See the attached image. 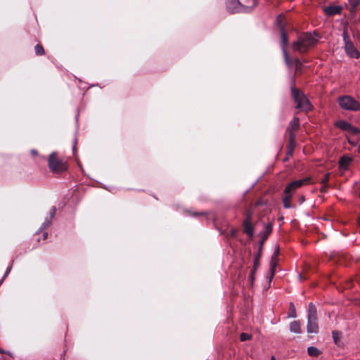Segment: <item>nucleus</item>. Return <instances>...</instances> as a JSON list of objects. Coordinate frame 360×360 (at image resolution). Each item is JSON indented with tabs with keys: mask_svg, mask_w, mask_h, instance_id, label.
<instances>
[{
	"mask_svg": "<svg viewBox=\"0 0 360 360\" xmlns=\"http://www.w3.org/2000/svg\"><path fill=\"white\" fill-rule=\"evenodd\" d=\"M318 42L315 34L304 33L292 44V49L301 53L307 52Z\"/></svg>",
	"mask_w": 360,
	"mask_h": 360,
	"instance_id": "1",
	"label": "nucleus"
},
{
	"mask_svg": "<svg viewBox=\"0 0 360 360\" xmlns=\"http://www.w3.org/2000/svg\"><path fill=\"white\" fill-rule=\"evenodd\" d=\"M292 96L296 103V108L303 111H309L311 105L305 95L295 88L291 89Z\"/></svg>",
	"mask_w": 360,
	"mask_h": 360,
	"instance_id": "2",
	"label": "nucleus"
},
{
	"mask_svg": "<svg viewBox=\"0 0 360 360\" xmlns=\"http://www.w3.org/2000/svg\"><path fill=\"white\" fill-rule=\"evenodd\" d=\"M318 330L316 309L312 303H310L308 309L307 330L309 333H316Z\"/></svg>",
	"mask_w": 360,
	"mask_h": 360,
	"instance_id": "3",
	"label": "nucleus"
},
{
	"mask_svg": "<svg viewBox=\"0 0 360 360\" xmlns=\"http://www.w3.org/2000/svg\"><path fill=\"white\" fill-rule=\"evenodd\" d=\"M338 103L341 108L349 111L360 110V103L350 96H342L338 98Z\"/></svg>",
	"mask_w": 360,
	"mask_h": 360,
	"instance_id": "4",
	"label": "nucleus"
},
{
	"mask_svg": "<svg viewBox=\"0 0 360 360\" xmlns=\"http://www.w3.org/2000/svg\"><path fill=\"white\" fill-rule=\"evenodd\" d=\"M49 167L56 173H60L67 169L66 163L57 158L56 153H52L49 158Z\"/></svg>",
	"mask_w": 360,
	"mask_h": 360,
	"instance_id": "5",
	"label": "nucleus"
},
{
	"mask_svg": "<svg viewBox=\"0 0 360 360\" xmlns=\"http://www.w3.org/2000/svg\"><path fill=\"white\" fill-rule=\"evenodd\" d=\"M282 19H283V16L281 15H279L277 18V22L281 26V47H282L283 56H284V58H285V60L287 65H290V60H289L288 54V52L286 50V47L288 44V39L287 34L285 31L284 27L281 25Z\"/></svg>",
	"mask_w": 360,
	"mask_h": 360,
	"instance_id": "6",
	"label": "nucleus"
},
{
	"mask_svg": "<svg viewBox=\"0 0 360 360\" xmlns=\"http://www.w3.org/2000/svg\"><path fill=\"white\" fill-rule=\"evenodd\" d=\"M343 40L345 43V49L348 56L353 58H359V52L355 48L353 43L349 40V36L346 31L342 34Z\"/></svg>",
	"mask_w": 360,
	"mask_h": 360,
	"instance_id": "7",
	"label": "nucleus"
},
{
	"mask_svg": "<svg viewBox=\"0 0 360 360\" xmlns=\"http://www.w3.org/2000/svg\"><path fill=\"white\" fill-rule=\"evenodd\" d=\"M310 181V177H307L302 179L294 181L289 184L284 190V193H292L297 188H300L303 185L307 184Z\"/></svg>",
	"mask_w": 360,
	"mask_h": 360,
	"instance_id": "8",
	"label": "nucleus"
},
{
	"mask_svg": "<svg viewBox=\"0 0 360 360\" xmlns=\"http://www.w3.org/2000/svg\"><path fill=\"white\" fill-rule=\"evenodd\" d=\"M251 216L252 214L250 212H248L243 221L244 232L250 238H252L254 235V231L252 226Z\"/></svg>",
	"mask_w": 360,
	"mask_h": 360,
	"instance_id": "9",
	"label": "nucleus"
},
{
	"mask_svg": "<svg viewBox=\"0 0 360 360\" xmlns=\"http://www.w3.org/2000/svg\"><path fill=\"white\" fill-rule=\"evenodd\" d=\"M238 5L240 6V11H247L248 9H251L255 6L257 4L256 0H236Z\"/></svg>",
	"mask_w": 360,
	"mask_h": 360,
	"instance_id": "10",
	"label": "nucleus"
},
{
	"mask_svg": "<svg viewBox=\"0 0 360 360\" xmlns=\"http://www.w3.org/2000/svg\"><path fill=\"white\" fill-rule=\"evenodd\" d=\"M236 0H226V8L232 13L241 12L240 6L238 5Z\"/></svg>",
	"mask_w": 360,
	"mask_h": 360,
	"instance_id": "11",
	"label": "nucleus"
},
{
	"mask_svg": "<svg viewBox=\"0 0 360 360\" xmlns=\"http://www.w3.org/2000/svg\"><path fill=\"white\" fill-rule=\"evenodd\" d=\"M299 127H300V120H299V118L295 117L290 122L289 126H288L287 130L289 132V134H295V132L297 131Z\"/></svg>",
	"mask_w": 360,
	"mask_h": 360,
	"instance_id": "12",
	"label": "nucleus"
},
{
	"mask_svg": "<svg viewBox=\"0 0 360 360\" xmlns=\"http://www.w3.org/2000/svg\"><path fill=\"white\" fill-rule=\"evenodd\" d=\"M342 9L340 6H329L324 8V12L328 15H334L340 13Z\"/></svg>",
	"mask_w": 360,
	"mask_h": 360,
	"instance_id": "13",
	"label": "nucleus"
},
{
	"mask_svg": "<svg viewBox=\"0 0 360 360\" xmlns=\"http://www.w3.org/2000/svg\"><path fill=\"white\" fill-rule=\"evenodd\" d=\"M278 253H279V248L276 247L275 250H274V254L272 255L271 261V263H270V267H271V276H272L274 274L275 268H276V266L277 262H278Z\"/></svg>",
	"mask_w": 360,
	"mask_h": 360,
	"instance_id": "14",
	"label": "nucleus"
},
{
	"mask_svg": "<svg viewBox=\"0 0 360 360\" xmlns=\"http://www.w3.org/2000/svg\"><path fill=\"white\" fill-rule=\"evenodd\" d=\"M352 162V158L347 156H342L339 161V167L341 169L347 170Z\"/></svg>",
	"mask_w": 360,
	"mask_h": 360,
	"instance_id": "15",
	"label": "nucleus"
},
{
	"mask_svg": "<svg viewBox=\"0 0 360 360\" xmlns=\"http://www.w3.org/2000/svg\"><path fill=\"white\" fill-rule=\"evenodd\" d=\"M56 213V208L55 207H52L50 210V219H46L45 220V221L43 223L41 229H46L51 225L52 219L55 217Z\"/></svg>",
	"mask_w": 360,
	"mask_h": 360,
	"instance_id": "16",
	"label": "nucleus"
},
{
	"mask_svg": "<svg viewBox=\"0 0 360 360\" xmlns=\"http://www.w3.org/2000/svg\"><path fill=\"white\" fill-rule=\"evenodd\" d=\"M335 125L339 129L348 132V130L351 127V124L345 120H338L335 122Z\"/></svg>",
	"mask_w": 360,
	"mask_h": 360,
	"instance_id": "17",
	"label": "nucleus"
},
{
	"mask_svg": "<svg viewBox=\"0 0 360 360\" xmlns=\"http://www.w3.org/2000/svg\"><path fill=\"white\" fill-rule=\"evenodd\" d=\"M290 330L294 333H300L301 329L300 322L297 321L291 322L290 324Z\"/></svg>",
	"mask_w": 360,
	"mask_h": 360,
	"instance_id": "18",
	"label": "nucleus"
},
{
	"mask_svg": "<svg viewBox=\"0 0 360 360\" xmlns=\"http://www.w3.org/2000/svg\"><path fill=\"white\" fill-rule=\"evenodd\" d=\"M285 197L283 199V203L285 208H290L291 207L292 193H285Z\"/></svg>",
	"mask_w": 360,
	"mask_h": 360,
	"instance_id": "19",
	"label": "nucleus"
},
{
	"mask_svg": "<svg viewBox=\"0 0 360 360\" xmlns=\"http://www.w3.org/2000/svg\"><path fill=\"white\" fill-rule=\"evenodd\" d=\"M332 335L334 342L337 345H340L342 340V333L340 331H333Z\"/></svg>",
	"mask_w": 360,
	"mask_h": 360,
	"instance_id": "20",
	"label": "nucleus"
},
{
	"mask_svg": "<svg viewBox=\"0 0 360 360\" xmlns=\"http://www.w3.org/2000/svg\"><path fill=\"white\" fill-rule=\"evenodd\" d=\"M262 256V249L259 248L257 253L254 257L253 265L255 266V269H258L259 266V260Z\"/></svg>",
	"mask_w": 360,
	"mask_h": 360,
	"instance_id": "21",
	"label": "nucleus"
},
{
	"mask_svg": "<svg viewBox=\"0 0 360 360\" xmlns=\"http://www.w3.org/2000/svg\"><path fill=\"white\" fill-rule=\"evenodd\" d=\"M295 139H296L295 134H289V148L290 150V153L292 152V150H294V148L295 147V145H296Z\"/></svg>",
	"mask_w": 360,
	"mask_h": 360,
	"instance_id": "22",
	"label": "nucleus"
},
{
	"mask_svg": "<svg viewBox=\"0 0 360 360\" xmlns=\"http://www.w3.org/2000/svg\"><path fill=\"white\" fill-rule=\"evenodd\" d=\"M308 354L311 356H318L321 352L315 347H309L307 349Z\"/></svg>",
	"mask_w": 360,
	"mask_h": 360,
	"instance_id": "23",
	"label": "nucleus"
},
{
	"mask_svg": "<svg viewBox=\"0 0 360 360\" xmlns=\"http://www.w3.org/2000/svg\"><path fill=\"white\" fill-rule=\"evenodd\" d=\"M297 316L295 305L292 302L290 303V311L288 318H295Z\"/></svg>",
	"mask_w": 360,
	"mask_h": 360,
	"instance_id": "24",
	"label": "nucleus"
},
{
	"mask_svg": "<svg viewBox=\"0 0 360 360\" xmlns=\"http://www.w3.org/2000/svg\"><path fill=\"white\" fill-rule=\"evenodd\" d=\"M35 53L37 56H42L44 54V50L41 45L37 44L34 47Z\"/></svg>",
	"mask_w": 360,
	"mask_h": 360,
	"instance_id": "25",
	"label": "nucleus"
},
{
	"mask_svg": "<svg viewBox=\"0 0 360 360\" xmlns=\"http://www.w3.org/2000/svg\"><path fill=\"white\" fill-rule=\"evenodd\" d=\"M348 132L352 134H360V129L357 127H354L351 124V127L348 130Z\"/></svg>",
	"mask_w": 360,
	"mask_h": 360,
	"instance_id": "26",
	"label": "nucleus"
},
{
	"mask_svg": "<svg viewBox=\"0 0 360 360\" xmlns=\"http://www.w3.org/2000/svg\"><path fill=\"white\" fill-rule=\"evenodd\" d=\"M251 338V335L246 333H242L240 335V340L241 341H246Z\"/></svg>",
	"mask_w": 360,
	"mask_h": 360,
	"instance_id": "27",
	"label": "nucleus"
},
{
	"mask_svg": "<svg viewBox=\"0 0 360 360\" xmlns=\"http://www.w3.org/2000/svg\"><path fill=\"white\" fill-rule=\"evenodd\" d=\"M329 177H330L329 173L325 174L324 177L321 180V184H322L323 185H326V184L328 183V181L329 180Z\"/></svg>",
	"mask_w": 360,
	"mask_h": 360,
	"instance_id": "28",
	"label": "nucleus"
},
{
	"mask_svg": "<svg viewBox=\"0 0 360 360\" xmlns=\"http://www.w3.org/2000/svg\"><path fill=\"white\" fill-rule=\"evenodd\" d=\"M257 270V269H255V266L253 265V269H252V270L251 271V273H250L252 274V276L255 275V274L256 273Z\"/></svg>",
	"mask_w": 360,
	"mask_h": 360,
	"instance_id": "29",
	"label": "nucleus"
},
{
	"mask_svg": "<svg viewBox=\"0 0 360 360\" xmlns=\"http://www.w3.org/2000/svg\"><path fill=\"white\" fill-rule=\"evenodd\" d=\"M321 192H326V185H323V187L321 188Z\"/></svg>",
	"mask_w": 360,
	"mask_h": 360,
	"instance_id": "30",
	"label": "nucleus"
},
{
	"mask_svg": "<svg viewBox=\"0 0 360 360\" xmlns=\"http://www.w3.org/2000/svg\"><path fill=\"white\" fill-rule=\"evenodd\" d=\"M250 279L251 283H252L255 280V275L252 276V274H250Z\"/></svg>",
	"mask_w": 360,
	"mask_h": 360,
	"instance_id": "31",
	"label": "nucleus"
},
{
	"mask_svg": "<svg viewBox=\"0 0 360 360\" xmlns=\"http://www.w3.org/2000/svg\"><path fill=\"white\" fill-rule=\"evenodd\" d=\"M266 230H269V231H271V225H269H269H267V226H266Z\"/></svg>",
	"mask_w": 360,
	"mask_h": 360,
	"instance_id": "32",
	"label": "nucleus"
},
{
	"mask_svg": "<svg viewBox=\"0 0 360 360\" xmlns=\"http://www.w3.org/2000/svg\"><path fill=\"white\" fill-rule=\"evenodd\" d=\"M231 233L233 236H236V231L234 230H231Z\"/></svg>",
	"mask_w": 360,
	"mask_h": 360,
	"instance_id": "33",
	"label": "nucleus"
},
{
	"mask_svg": "<svg viewBox=\"0 0 360 360\" xmlns=\"http://www.w3.org/2000/svg\"><path fill=\"white\" fill-rule=\"evenodd\" d=\"M32 153L33 155H37V151H35V150H32Z\"/></svg>",
	"mask_w": 360,
	"mask_h": 360,
	"instance_id": "34",
	"label": "nucleus"
},
{
	"mask_svg": "<svg viewBox=\"0 0 360 360\" xmlns=\"http://www.w3.org/2000/svg\"><path fill=\"white\" fill-rule=\"evenodd\" d=\"M304 200V198L303 196H302V197L300 198V201H301V202H303Z\"/></svg>",
	"mask_w": 360,
	"mask_h": 360,
	"instance_id": "35",
	"label": "nucleus"
},
{
	"mask_svg": "<svg viewBox=\"0 0 360 360\" xmlns=\"http://www.w3.org/2000/svg\"><path fill=\"white\" fill-rule=\"evenodd\" d=\"M358 224L360 226V217L358 219Z\"/></svg>",
	"mask_w": 360,
	"mask_h": 360,
	"instance_id": "36",
	"label": "nucleus"
},
{
	"mask_svg": "<svg viewBox=\"0 0 360 360\" xmlns=\"http://www.w3.org/2000/svg\"><path fill=\"white\" fill-rule=\"evenodd\" d=\"M46 236H47V233H44V239H45L46 238Z\"/></svg>",
	"mask_w": 360,
	"mask_h": 360,
	"instance_id": "37",
	"label": "nucleus"
},
{
	"mask_svg": "<svg viewBox=\"0 0 360 360\" xmlns=\"http://www.w3.org/2000/svg\"><path fill=\"white\" fill-rule=\"evenodd\" d=\"M349 142L352 145H354V144H355L353 141H350L349 140Z\"/></svg>",
	"mask_w": 360,
	"mask_h": 360,
	"instance_id": "38",
	"label": "nucleus"
},
{
	"mask_svg": "<svg viewBox=\"0 0 360 360\" xmlns=\"http://www.w3.org/2000/svg\"><path fill=\"white\" fill-rule=\"evenodd\" d=\"M0 352H1V353H2V354H3V353H5L4 350H3V349H0Z\"/></svg>",
	"mask_w": 360,
	"mask_h": 360,
	"instance_id": "39",
	"label": "nucleus"
},
{
	"mask_svg": "<svg viewBox=\"0 0 360 360\" xmlns=\"http://www.w3.org/2000/svg\"><path fill=\"white\" fill-rule=\"evenodd\" d=\"M271 360H276L275 357L274 356H272Z\"/></svg>",
	"mask_w": 360,
	"mask_h": 360,
	"instance_id": "40",
	"label": "nucleus"
},
{
	"mask_svg": "<svg viewBox=\"0 0 360 360\" xmlns=\"http://www.w3.org/2000/svg\"><path fill=\"white\" fill-rule=\"evenodd\" d=\"M9 271H10V269H8V270L6 271V274H7L9 272Z\"/></svg>",
	"mask_w": 360,
	"mask_h": 360,
	"instance_id": "41",
	"label": "nucleus"
},
{
	"mask_svg": "<svg viewBox=\"0 0 360 360\" xmlns=\"http://www.w3.org/2000/svg\"><path fill=\"white\" fill-rule=\"evenodd\" d=\"M359 153H360V146L359 147Z\"/></svg>",
	"mask_w": 360,
	"mask_h": 360,
	"instance_id": "42",
	"label": "nucleus"
}]
</instances>
